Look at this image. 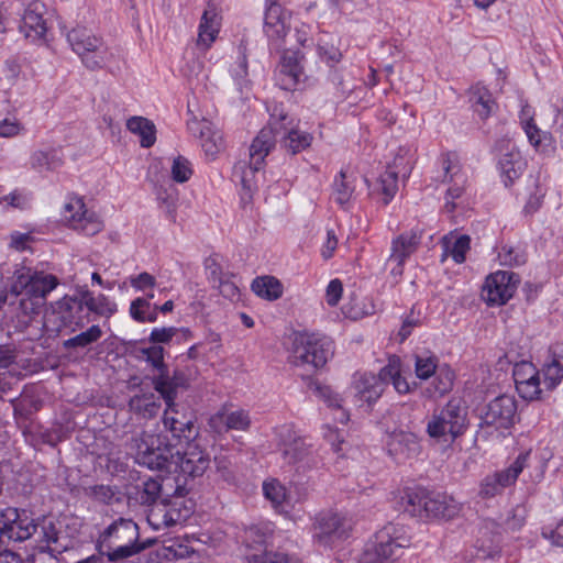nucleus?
Segmentation results:
<instances>
[{"instance_id":"1","label":"nucleus","mask_w":563,"mask_h":563,"mask_svg":"<svg viewBox=\"0 0 563 563\" xmlns=\"http://www.w3.org/2000/svg\"><path fill=\"white\" fill-rule=\"evenodd\" d=\"M185 450L169 442L167 437L152 435L143 431L131 439L130 450L137 464L150 470L201 476L210 464V457L198 444L189 441Z\"/></svg>"},{"instance_id":"2","label":"nucleus","mask_w":563,"mask_h":563,"mask_svg":"<svg viewBox=\"0 0 563 563\" xmlns=\"http://www.w3.org/2000/svg\"><path fill=\"white\" fill-rule=\"evenodd\" d=\"M4 538L12 542H27L31 551L52 550L64 552L68 542L63 536L59 522L52 518L34 519L26 510L7 508L0 512Z\"/></svg>"},{"instance_id":"3","label":"nucleus","mask_w":563,"mask_h":563,"mask_svg":"<svg viewBox=\"0 0 563 563\" xmlns=\"http://www.w3.org/2000/svg\"><path fill=\"white\" fill-rule=\"evenodd\" d=\"M59 284L56 276L29 267L15 269L11 278L10 294L21 296L19 309L25 316L38 313L47 295Z\"/></svg>"},{"instance_id":"4","label":"nucleus","mask_w":563,"mask_h":563,"mask_svg":"<svg viewBox=\"0 0 563 563\" xmlns=\"http://www.w3.org/2000/svg\"><path fill=\"white\" fill-rule=\"evenodd\" d=\"M139 526L133 520L119 518L101 533L99 554L109 562L133 556L145 548L139 543Z\"/></svg>"},{"instance_id":"5","label":"nucleus","mask_w":563,"mask_h":563,"mask_svg":"<svg viewBox=\"0 0 563 563\" xmlns=\"http://www.w3.org/2000/svg\"><path fill=\"white\" fill-rule=\"evenodd\" d=\"M333 341L316 333H297L292 342V363L296 366L317 369L333 356Z\"/></svg>"},{"instance_id":"6","label":"nucleus","mask_w":563,"mask_h":563,"mask_svg":"<svg viewBox=\"0 0 563 563\" xmlns=\"http://www.w3.org/2000/svg\"><path fill=\"white\" fill-rule=\"evenodd\" d=\"M406 500V511L421 518L452 519L461 511V504L446 494L410 492Z\"/></svg>"},{"instance_id":"7","label":"nucleus","mask_w":563,"mask_h":563,"mask_svg":"<svg viewBox=\"0 0 563 563\" xmlns=\"http://www.w3.org/2000/svg\"><path fill=\"white\" fill-rule=\"evenodd\" d=\"M408 545L409 540L402 528L388 523L366 543L360 563H385L397 556L398 551Z\"/></svg>"},{"instance_id":"8","label":"nucleus","mask_w":563,"mask_h":563,"mask_svg":"<svg viewBox=\"0 0 563 563\" xmlns=\"http://www.w3.org/2000/svg\"><path fill=\"white\" fill-rule=\"evenodd\" d=\"M466 428V409L461 400L453 398L440 409L434 411L427 423V433L434 439L450 435L451 440L460 437Z\"/></svg>"},{"instance_id":"9","label":"nucleus","mask_w":563,"mask_h":563,"mask_svg":"<svg viewBox=\"0 0 563 563\" xmlns=\"http://www.w3.org/2000/svg\"><path fill=\"white\" fill-rule=\"evenodd\" d=\"M67 41L88 69H100L106 64L107 47L91 30L76 26L68 32Z\"/></svg>"},{"instance_id":"10","label":"nucleus","mask_w":563,"mask_h":563,"mask_svg":"<svg viewBox=\"0 0 563 563\" xmlns=\"http://www.w3.org/2000/svg\"><path fill=\"white\" fill-rule=\"evenodd\" d=\"M166 409L163 416V426L166 432L170 434L158 433L157 435L167 437L169 442L180 446L183 442L194 440L198 433L191 415L181 411L175 401L165 402Z\"/></svg>"},{"instance_id":"11","label":"nucleus","mask_w":563,"mask_h":563,"mask_svg":"<svg viewBox=\"0 0 563 563\" xmlns=\"http://www.w3.org/2000/svg\"><path fill=\"white\" fill-rule=\"evenodd\" d=\"M62 220L74 230L86 235H95L102 230V221L86 209L79 197H68L62 209Z\"/></svg>"},{"instance_id":"12","label":"nucleus","mask_w":563,"mask_h":563,"mask_svg":"<svg viewBox=\"0 0 563 563\" xmlns=\"http://www.w3.org/2000/svg\"><path fill=\"white\" fill-rule=\"evenodd\" d=\"M529 452L521 453L508 468L487 475L481 483L479 495L490 498L500 494L505 487L512 485L527 466Z\"/></svg>"},{"instance_id":"13","label":"nucleus","mask_w":563,"mask_h":563,"mask_svg":"<svg viewBox=\"0 0 563 563\" xmlns=\"http://www.w3.org/2000/svg\"><path fill=\"white\" fill-rule=\"evenodd\" d=\"M515 275L509 272L499 271L486 278L482 289V298L489 306L505 305L516 291Z\"/></svg>"},{"instance_id":"14","label":"nucleus","mask_w":563,"mask_h":563,"mask_svg":"<svg viewBox=\"0 0 563 563\" xmlns=\"http://www.w3.org/2000/svg\"><path fill=\"white\" fill-rule=\"evenodd\" d=\"M443 181L450 186L446 190L444 208L448 212L455 209L454 199L460 198L464 191L466 176L462 172L461 163L456 154L449 153L442 157Z\"/></svg>"},{"instance_id":"15","label":"nucleus","mask_w":563,"mask_h":563,"mask_svg":"<svg viewBox=\"0 0 563 563\" xmlns=\"http://www.w3.org/2000/svg\"><path fill=\"white\" fill-rule=\"evenodd\" d=\"M385 446L389 456L397 463L406 462L419 455L421 445L418 437L409 431L394 430L388 433Z\"/></svg>"},{"instance_id":"16","label":"nucleus","mask_w":563,"mask_h":563,"mask_svg":"<svg viewBox=\"0 0 563 563\" xmlns=\"http://www.w3.org/2000/svg\"><path fill=\"white\" fill-rule=\"evenodd\" d=\"M517 402L512 396L501 395L493 399L483 415V422L496 429H508L515 423Z\"/></svg>"},{"instance_id":"17","label":"nucleus","mask_w":563,"mask_h":563,"mask_svg":"<svg viewBox=\"0 0 563 563\" xmlns=\"http://www.w3.org/2000/svg\"><path fill=\"white\" fill-rule=\"evenodd\" d=\"M500 153L499 169L505 186H510L522 174L526 163L518 148L510 140L503 139L497 143Z\"/></svg>"},{"instance_id":"18","label":"nucleus","mask_w":563,"mask_h":563,"mask_svg":"<svg viewBox=\"0 0 563 563\" xmlns=\"http://www.w3.org/2000/svg\"><path fill=\"white\" fill-rule=\"evenodd\" d=\"M45 10V4L38 0H31L26 4L20 24V31L26 38L31 41L44 38L47 32L46 20L44 19Z\"/></svg>"},{"instance_id":"19","label":"nucleus","mask_w":563,"mask_h":563,"mask_svg":"<svg viewBox=\"0 0 563 563\" xmlns=\"http://www.w3.org/2000/svg\"><path fill=\"white\" fill-rule=\"evenodd\" d=\"M420 240V233L410 231L400 234L393 241L388 264H395L390 271L394 276H400L402 274L406 260L416 252Z\"/></svg>"},{"instance_id":"20","label":"nucleus","mask_w":563,"mask_h":563,"mask_svg":"<svg viewBox=\"0 0 563 563\" xmlns=\"http://www.w3.org/2000/svg\"><path fill=\"white\" fill-rule=\"evenodd\" d=\"M279 437L282 455L287 464L295 465L301 462L309 464V457L312 451L305 439L296 435L290 428H283Z\"/></svg>"},{"instance_id":"21","label":"nucleus","mask_w":563,"mask_h":563,"mask_svg":"<svg viewBox=\"0 0 563 563\" xmlns=\"http://www.w3.org/2000/svg\"><path fill=\"white\" fill-rule=\"evenodd\" d=\"M187 126L191 134L199 136L201 147L208 157L214 158L224 148L222 134L211 122L194 119L187 123Z\"/></svg>"},{"instance_id":"22","label":"nucleus","mask_w":563,"mask_h":563,"mask_svg":"<svg viewBox=\"0 0 563 563\" xmlns=\"http://www.w3.org/2000/svg\"><path fill=\"white\" fill-rule=\"evenodd\" d=\"M346 520L336 512L328 511L319 514L314 521L313 537L323 544H328L333 538L341 539L346 536Z\"/></svg>"},{"instance_id":"23","label":"nucleus","mask_w":563,"mask_h":563,"mask_svg":"<svg viewBox=\"0 0 563 563\" xmlns=\"http://www.w3.org/2000/svg\"><path fill=\"white\" fill-rule=\"evenodd\" d=\"M290 15L276 0H269L265 12L264 31L272 41L283 40L290 30Z\"/></svg>"},{"instance_id":"24","label":"nucleus","mask_w":563,"mask_h":563,"mask_svg":"<svg viewBox=\"0 0 563 563\" xmlns=\"http://www.w3.org/2000/svg\"><path fill=\"white\" fill-rule=\"evenodd\" d=\"M278 124L276 115L272 114L268 125L264 126L253 140L250 146V158L254 159L257 166L264 165L265 157L274 148L276 136L279 134Z\"/></svg>"},{"instance_id":"25","label":"nucleus","mask_w":563,"mask_h":563,"mask_svg":"<svg viewBox=\"0 0 563 563\" xmlns=\"http://www.w3.org/2000/svg\"><path fill=\"white\" fill-rule=\"evenodd\" d=\"M302 57L296 52H286L282 56L277 81L284 90H292L303 78Z\"/></svg>"},{"instance_id":"26","label":"nucleus","mask_w":563,"mask_h":563,"mask_svg":"<svg viewBox=\"0 0 563 563\" xmlns=\"http://www.w3.org/2000/svg\"><path fill=\"white\" fill-rule=\"evenodd\" d=\"M288 120V115L286 113L279 114V124L277 125L279 134L284 132V146L291 153L297 154L305 148L309 147L312 141V135L310 133L300 131L296 129L291 123L292 121Z\"/></svg>"},{"instance_id":"27","label":"nucleus","mask_w":563,"mask_h":563,"mask_svg":"<svg viewBox=\"0 0 563 563\" xmlns=\"http://www.w3.org/2000/svg\"><path fill=\"white\" fill-rule=\"evenodd\" d=\"M251 419L246 411L234 410L227 411L221 410L214 413L209 419L210 428L217 433H223L229 430H241L244 431L250 427Z\"/></svg>"},{"instance_id":"28","label":"nucleus","mask_w":563,"mask_h":563,"mask_svg":"<svg viewBox=\"0 0 563 563\" xmlns=\"http://www.w3.org/2000/svg\"><path fill=\"white\" fill-rule=\"evenodd\" d=\"M353 385L360 399L371 405L382 396L385 383L380 373L377 376L364 373L354 376Z\"/></svg>"},{"instance_id":"29","label":"nucleus","mask_w":563,"mask_h":563,"mask_svg":"<svg viewBox=\"0 0 563 563\" xmlns=\"http://www.w3.org/2000/svg\"><path fill=\"white\" fill-rule=\"evenodd\" d=\"M220 30V19L217 8L208 4L201 16L197 45L202 49H208L217 38Z\"/></svg>"},{"instance_id":"30","label":"nucleus","mask_w":563,"mask_h":563,"mask_svg":"<svg viewBox=\"0 0 563 563\" xmlns=\"http://www.w3.org/2000/svg\"><path fill=\"white\" fill-rule=\"evenodd\" d=\"M470 102L474 112L482 120H486L497 109V104L493 99L492 93L478 84L470 89Z\"/></svg>"},{"instance_id":"31","label":"nucleus","mask_w":563,"mask_h":563,"mask_svg":"<svg viewBox=\"0 0 563 563\" xmlns=\"http://www.w3.org/2000/svg\"><path fill=\"white\" fill-rule=\"evenodd\" d=\"M185 377L183 374L175 373L173 377H169L166 373H159L153 379L154 388L157 393L161 394L162 398L165 402L175 401L177 396V389L179 387H185Z\"/></svg>"},{"instance_id":"32","label":"nucleus","mask_w":563,"mask_h":563,"mask_svg":"<svg viewBox=\"0 0 563 563\" xmlns=\"http://www.w3.org/2000/svg\"><path fill=\"white\" fill-rule=\"evenodd\" d=\"M129 407L135 415L150 419L155 417L161 410L159 397L153 393L135 395L130 399Z\"/></svg>"},{"instance_id":"33","label":"nucleus","mask_w":563,"mask_h":563,"mask_svg":"<svg viewBox=\"0 0 563 563\" xmlns=\"http://www.w3.org/2000/svg\"><path fill=\"white\" fill-rule=\"evenodd\" d=\"M126 129L140 136L142 147L148 148L156 141L155 124L144 117H132L126 121Z\"/></svg>"},{"instance_id":"34","label":"nucleus","mask_w":563,"mask_h":563,"mask_svg":"<svg viewBox=\"0 0 563 563\" xmlns=\"http://www.w3.org/2000/svg\"><path fill=\"white\" fill-rule=\"evenodd\" d=\"M251 288L255 295L269 301L277 300L283 295V285L274 276L256 277Z\"/></svg>"},{"instance_id":"35","label":"nucleus","mask_w":563,"mask_h":563,"mask_svg":"<svg viewBox=\"0 0 563 563\" xmlns=\"http://www.w3.org/2000/svg\"><path fill=\"white\" fill-rule=\"evenodd\" d=\"M63 164L59 151L55 148L49 150H37L32 153L30 157V165L33 169L42 170H54Z\"/></svg>"},{"instance_id":"36","label":"nucleus","mask_w":563,"mask_h":563,"mask_svg":"<svg viewBox=\"0 0 563 563\" xmlns=\"http://www.w3.org/2000/svg\"><path fill=\"white\" fill-rule=\"evenodd\" d=\"M264 496L271 501L272 506L278 512H286L288 505V494L286 487L277 479H271L263 484Z\"/></svg>"},{"instance_id":"37","label":"nucleus","mask_w":563,"mask_h":563,"mask_svg":"<svg viewBox=\"0 0 563 563\" xmlns=\"http://www.w3.org/2000/svg\"><path fill=\"white\" fill-rule=\"evenodd\" d=\"M311 389L323 400L329 407L334 408L339 411V416L335 417L341 423H345L349 420V413L342 408V398L334 393L329 386H321L320 384H311Z\"/></svg>"},{"instance_id":"38","label":"nucleus","mask_w":563,"mask_h":563,"mask_svg":"<svg viewBox=\"0 0 563 563\" xmlns=\"http://www.w3.org/2000/svg\"><path fill=\"white\" fill-rule=\"evenodd\" d=\"M354 183L355 177L353 175H349L344 170L340 172L333 184L334 200L339 205L345 206L351 200L355 190Z\"/></svg>"},{"instance_id":"39","label":"nucleus","mask_w":563,"mask_h":563,"mask_svg":"<svg viewBox=\"0 0 563 563\" xmlns=\"http://www.w3.org/2000/svg\"><path fill=\"white\" fill-rule=\"evenodd\" d=\"M384 383H391L399 394H407L410 390L408 382L400 375V363L398 358L389 360L388 364L380 369Z\"/></svg>"},{"instance_id":"40","label":"nucleus","mask_w":563,"mask_h":563,"mask_svg":"<svg viewBox=\"0 0 563 563\" xmlns=\"http://www.w3.org/2000/svg\"><path fill=\"white\" fill-rule=\"evenodd\" d=\"M470 241L467 235H461L454 241L449 236H444L442 240L444 249L443 257L452 256L456 263H463L465 261V254L470 249Z\"/></svg>"},{"instance_id":"41","label":"nucleus","mask_w":563,"mask_h":563,"mask_svg":"<svg viewBox=\"0 0 563 563\" xmlns=\"http://www.w3.org/2000/svg\"><path fill=\"white\" fill-rule=\"evenodd\" d=\"M86 307L102 317H111L117 311V305L109 300V298L104 295H99L97 297L92 296L90 292H86L84 295Z\"/></svg>"},{"instance_id":"42","label":"nucleus","mask_w":563,"mask_h":563,"mask_svg":"<svg viewBox=\"0 0 563 563\" xmlns=\"http://www.w3.org/2000/svg\"><path fill=\"white\" fill-rule=\"evenodd\" d=\"M271 532L267 528L260 526H252L244 531L243 541L250 549L262 550L266 549Z\"/></svg>"},{"instance_id":"43","label":"nucleus","mask_w":563,"mask_h":563,"mask_svg":"<svg viewBox=\"0 0 563 563\" xmlns=\"http://www.w3.org/2000/svg\"><path fill=\"white\" fill-rule=\"evenodd\" d=\"M398 172L387 169L377 180V190L383 195V202L387 205L398 190Z\"/></svg>"},{"instance_id":"44","label":"nucleus","mask_w":563,"mask_h":563,"mask_svg":"<svg viewBox=\"0 0 563 563\" xmlns=\"http://www.w3.org/2000/svg\"><path fill=\"white\" fill-rule=\"evenodd\" d=\"M162 484L156 478H148L142 483L137 492V499L142 505L155 506L161 497Z\"/></svg>"},{"instance_id":"45","label":"nucleus","mask_w":563,"mask_h":563,"mask_svg":"<svg viewBox=\"0 0 563 563\" xmlns=\"http://www.w3.org/2000/svg\"><path fill=\"white\" fill-rule=\"evenodd\" d=\"M156 196L159 208L164 210L168 219L175 221L178 201L177 190L172 186L168 189L159 188L156 191Z\"/></svg>"},{"instance_id":"46","label":"nucleus","mask_w":563,"mask_h":563,"mask_svg":"<svg viewBox=\"0 0 563 563\" xmlns=\"http://www.w3.org/2000/svg\"><path fill=\"white\" fill-rule=\"evenodd\" d=\"M165 556L167 559H187L194 552V548L189 545L188 540L175 538L166 541L164 545Z\"/></svg>"},{"instance_id":"47","label":"nucleus","mask_w":563,"mask_h":563,"mask_svg":"<svg viewBox=\"0 0 563 563\" xmlns=\"http://www.w3.org/2000/svg\"><path fill=\"white\" fill-rule=\"evenodd\" d=\"M102 336L99 325H91L87 331L81 332L64 342L66 349L85 347L97 342Z\"/></svg>"},{"instance_id":"48","label":"nucleus","mask_w":563,"mask_h":563,"mask_svg":"<svg viewBox=\"0 0 563 563\" xmlns=\"http://www.w3.org/2000/svg\"><path fill=\"white\" fill-rule=\"evenodd\" d=\"M434 375L435 379L433 382V386L435 394L443 396L453 388L455 374L449 366H440Z\"/></svg>"},{"instance_id":"49","label":"nucleus","mask_w":563,"mask_h":563,"mask_svg":"<svg viewBox=\"0 0 563 563\" xmlns=\"http://www.w3.org/2000/svg\"><path fill=\"white\" fill-rule=\"evenodd\" d=\"M192 175V165L186 157L178 155L173 158L170 166L172 179L176 183L183 184L190 179Z\"/></svg>"},{"instance_id":"50","label":"nucleus","mask_w":563,"mask_h":563,"mask_svg":"<svg viewBox=\"0 0 563 563\" xmlns=\"http://www.w3.org/2000/svg\"><path fill=\"white\" fill-rule=\"evenodd\" d=\"M169 515L167 511L166 504H157L152 507L147 514V522L155 530H161L162 528H167L175 526L173 522H169Z\"/></svg>"},{"instance_id":"51","label":"nucleus","mask_w":563,"mask_h":563,"mask_svg":"<svg viewBox=\"0 0 563 563\" xmlns=\"http://www.w3.org/2000/svg\"><path fill=\"white\" fill-rule=\"evenodd\" d=\"M262 168L263 165L257 166V164L254 163V159L250 158L249 164L245 162L239 163V165L235 166L234 173L235 175H239L243 187L251 189L254 184L255 174Z\"/></svg>"},{"instance_id":"52","label":"nucleus","mask_w":563,"mask_h":563,"mask_svg":"<svg viewBox=\"0 0 563 563\" xmlns=\"http://www.w3.org/2000/svg\"><path fill=\"white\" fill-rule=\"evenodd\" d=\"M543 382L548 389L555 388L563 378V366L560 362L553 358L550 363L543 366Z\"/></svg>"},{"instance_id":"53","label":"nucleus","mask_w":563,"mask_h":563,"mask_svg":"<svg viewBox=\"0 0 563 563\" xmlns=\"http://www.w3.org/2000/svg\"><path fill=\"white\" fill-rule=\"evenodd\" d=\"M438 368L434 356H416L415 372L418 378L428 379L434 375Z\"/></svg>"},{"instance_id":"54","label":"nucleus","mask_w":563,"mask_h":563,"mask_svg":"<svg viewBox=\"0 0 563 563\" xmlns=\"http://www.w3.org/2000/svg\"><path fill=\"white\" fill-rule=\"evenodd\" d=\"M254 563H302L298 558L284 552H265L264 555L254 554Z\"/></svg>"},{"instance_id":"55","label":"nucleus","mask_w":563,"mask_h":563,"mask_svg":"<svg viewBox=\"0 0 563 563\" xmlns=\"http://www.w3.org/2000/svg\"><path fill=\"white\" fill-rule=\"evenodd\" d=\"M527 380L528 382H523L522 384L516 385V389L519 396L526 400L538 399L539 395L541 394L539 375L533 377L532 379Z\"/></svg>"},{"instance_id":"56","label":"nucleus","mask_w":563,"mask_h":563,"mask_svg":"<svg viewBox=\"0 0 563 563\" xmlns=\"http://www.w3.org/2000/svg\"><path fill=\"white\" fill-rule=\"evenodd\" d=\"M539 372L534 367V365L530 362H521L515 365L514 367V380L515 384H522L523 382H528L527 379H532L538 376Z\"/></svg>"},{"instance_id":"57","label":"nucleus","mask_w":563,"mask_h":563,"mask_svg":"<svg viewBox=\"0 0 563 563\" xmlns=\"http://www.w3.org/2000/svg\"><path fill=\"white\" fill-rule=\"evenodd\" d=\"M130 285L137 291L154 290L156 286V279L150 273L143 272L139 275L131 276L129 278Z\"/></svg>"},{"instance_id":"58","label":"nucleus","mask_w":563,"mask_h":563,"mask_svg":"<svg viewBox=\"0 0 563 563\" xmlns=\"http://www.w3.org/2000/svg\"><path fill=\"white\" fill-rule=\"evenodd\" d=\"M143 353L145 354L147 362H150L153 367L157 368L159 373L165 372L164 349L162 346L153 345L143 350Z\"/></svg>"},{"instance_id":"59","label":"nucleus","mask_w":563,"mask_h":563,"mask_svg":"<svg viewBox=\"0 0 563 563\" xmlns=\"http://www.w3.org/2000/svg\"><path fill=\"white\" fill-rule=\"evenodd\" d=\"M522 129L525 130L529 142L539 151H544L541 146V131L540 129L534 124L533 118L529 117V119L523 120Z\"/></svg>"},{"instance_id":"60","label":"nucleus","mask_w":563,"mask_h":563,"mask_svg":"<svg viewBox=\"0 0 563 563\" xmlns=\"http://www.w3.org/2000/svg\"><path fill=\"white\" fill-rule=\"evenodd\" d=\"M150 308L151 303L147 301V299L139 297L131 302L130 314L134 320L139 322H145L146 312Z\"/></svg>"},{"instance_id":"61","label":"nucleus","mask_w":563,"mask_h":563,"mask_svg":"<svg viewBox=\"0 0 563 563\" xmlns=\"http://www.w3.org/2000/svg\"><path fill=\"white\" fill-rule=\"evenodd\" d=\"M23 131L22 123L16 119L0 120V137H14Z\"/></svg>"},{"instance_id":"62","label":"nucleus","mask_w":563,"mask_h":563,"mask_svg":"<svg viewBox=\"0 0 563 563\" xmlns=\"http://www.w3.org/2000/svg\"><path fill=\"white\" fill-rule=\"evenodd\" d=\"M318 53L322 60L328 63L331 67L341 60L342 54L339 48L333 45L319 44Z\"/></svg>"},{"instance_id":"63","label":"nucleus","mask_w":563,"mask_h":563,"mask_svg":"<svg viewBox=\"0 0 563 563\" xmlns=\"http://www.w3.org/2000/svg\"><path fill=\"white\" fill-rule=\"evenodd\" d=\"M20 73L21 67L15 60H5L1 69V79L5 80L9 86H12L16 81Z\"/></svg>"},{"instance_id":"64","label":"nucleus","mask_w":563,"mask_h":563,"mask_svg":"<svg viewBox=\"0 0 563 563\" xmlns=\"http://www.w3.org/2000/svg\"><path fill=\"white\" fill-rule=\"evenodd\" d=\"M542 536L550 540L556 547H563V520L559 522L555 528L545 526L542 529Z\"/></svg>"}]
</instances>
